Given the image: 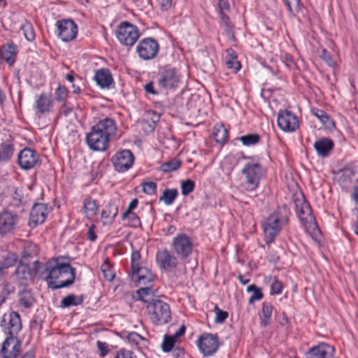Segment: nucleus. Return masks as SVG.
Listing matches in <instances>:
<instances>
[{
  "mask_svg": "<svg viewBox=\"0 0 358 358\" xmlns=\"http://www.w3.org/2000/svg\"><path fill=\"white\" fill-rule=\"evenodd\" d=\"M1 325L8 329L9 335L3 341L1 349L3 358H17L21 352V341L16 336L22 329L20 314L11 311L8 315L4 314Z\"/></svg>",
  "mask_w": 358,
  "mask_h": 358,
  "instance_id": "f257e3e1",
  "label": "nucleus"
},
{
  "mask_svg": "<svg viewBox=\"0 0 358 358\" xmlns=\"http://www.w3.org/2000/svg\"><path fill=\"white\" fill-rule=\"evenodd\" d=\"M115 121L110 117L100 120L91 127L86 136V142L89 148L94 151H105L109 147V142L117 133Z\"/></svg>",
  "mask_w": 358,
  "mask_h": 358,
  "instance_id": "f03ea898",
  "label": "nucleus"
},
{
  "mask_svg": "<svg viewBox=\"0 0 358 358\" xmlns=\"http://www.w3.org/2000/svg\"><path fill=\"white\" fill-rule=\"evenodd\" d=\"M44 270L48 272L46 280L49 287L60 289L72 285L75 280L76 269L69 264L47 262Z\"/></svg>",
  "mask_w": 358,
  "mask_h": 358,
  "instance_id": "7ed1b4c3",
  "label": "nucleus"
},
{
  "mask_svg": "<svg viewBox=\"0 0 358 358\" xmlns=\"http://www.w3.org/2000/svg\"><path fill=\"white\" fill-rule=\"evenodd\" d=\"M288 221V210L285 206L278 208L267 217L263 224L265 241L267 244L273 241L276 235Z\"/></svg>",
  "mask_w": 358,
  "mask_h": 358,
  "instance_id": "20e7f679",
  "label": "nucleus"
},
{
  "mask_svg": "<svg viewBox=\"0 0 358 358\" xmlns=\"http://www.w3.org/2000/svg\"><path fill=\"white\" fill-rule=\"evenodd\" d=\"M150 321L156 325L167 324L171 319L169 305L160 300L152 299L146 306Z\"/></svg>",
  "mask_w": 358,
  "mask_h": 358,
  "instance_id": "39448f33",
  "label": "nucleus"
},
{
  "mask_svg": "<svg viewBox=\"0 0 358 358\" xmlns=\"http://www.w3.org/2000/svg\"><path fill=\"white\" fill-rule=\"evenodd\" d=\"M43 268V264L38 260L33 262L32 268L27 264L18 263L14 273L16 283L19 287H27Z\"/></svg>",
  "mask_w": 358,
  "mask_h": 358,
  "instance_id": "423d86ee",
  "label": "nucleus"
},
{
  "mask_svg": "<svg viewBox=\"0 0 358 358\" xmlns=\"http://www.w3.org/2000/svg\"><path fill=\"white\" fill-rule=\"evenodd\" d=\"M241 172L245 178V188L248 191L256 189L264 174V169L257 163H247Z\"/></svg>",
  "mask_w": 358,
  "mask_h": 358,
  "instance_id": "0eeeda50",
  "label": "nucleus"
},
{
  "mask_svg": "<svg viewBox=\"0 0 358 358\" xmlns=\"http://www.w3.org/2000/svg\"><path fill=\"white\" fill-rule=\"evenodd\" d=\"M294 205L299 220L307 231L317 229L315 219L310 204L303 198L294 200Z\"/></svg>",
  "mask_w": 358,
  "mask_h": 358,
  "instance_id": "6e6552de",
  "label": "nucleus"
},
{
  "mask_svg": "<svg viewBox=\"0 0 358 358\" xmlns=\"http://www.w3.org/2000/svg\"><path fill=\"white\" fill-rule=\"evenodd\" d=\"M116 37L121 44L131 46L139 37L138 29L128 22H122L117 28Z\"/></svg>",
  "mask_w": 358,
  "mask_h": 358,
  "instance_id": "1a4fd4ad",
  "label": "nucleus"
},
{
  "mask_svg": "<svg viewBox=\"0 0 358 358\" xmlns=\"http://www.w3.org/2000/svg\"><path fill=\"white\" fill-rule=\"evenodd\" d=\"M171 248L179 258H187L192 252L193 243L190 237L185 234H178L173 239Z\"/></svg>",
  "mask_w": 358,
  "mask_h": 358,
  "instance_id": "9d476101",
  "label": "nucleus"
},
{
  "mask_svg": "<svg viewBox=\"0 0 358 358\" xmlns=\"http://www.w3.org/2000/svg\"><path fill=\"white\" fill-rule=\"evenodd\" d=\"M197 345L204 357L212 356L220 347L219 338L216 334L204 333L197 340Z\"/></svg>",
  "mask_w": 358,
  "mask_h": 358,
  "instance_id": "9b49d317",
  "label": "nucleus"
},
{
  "mask_svg": "<svg viewBox=\"0 0 358 358\" xmlns=\"http://www.w3.org/2000/svg\"><path fill=\"white\" fill-rule=\"evenodd\" d=\"M159 50L158 42L152 38L142 39L136 47L138 56L144 59L149 60L155 58Z\"/></svg>",
  "mask_w": 358,
  "mask_h": 358,
  "instance_id": "f8f14e48",
  "label": "nucleus"
},
{
  "mask_svg": "<svg viewBox=\"0 0 358 358\" xmlns=\"http://www.w3.org/2000/svg\"><path fill=\"white\" fill-rule=\"evenodd\" d=\"M156 261L159 268L166 273L174 271L179 264L178 257L166 248L157 251Z\"/></svg>",
  "mask_w": 358,
  "mask_h": 358,
  "instance_id": "ddd939ff",
  "label": "nucleus"
},
{
  "mask_svg": "<svg viewBox=\"0 0 358 358\" xmlns=\"http://www.w3.org/2000/svg\"><path fill=\"white\" fill-rule=\"evenodd\" d=\"M111 161L117 171L125 172L132 166L134 157L129 150H123L117 152Z\"/></svg>",
  "mask_w": 358,
  "mask_h": 358,
  "instance_id": "4468645a",
  "label": "nucleus"
},
{
  "mask_svg": "<svg viewBox=\"0 0 358 358\" xmlns=\"http://www.w3.org/2000/svg\"><path fill=\"white\" fill-rule=\"evenodd\" d=\"M58 36L64 41H70L74 39L78 34L77 24L71 20H63L57 22Z\"/></svg>",
  "mask_w": 358,
  "mask_h": 358,
  "instance_id": "2eb2a0df",
  "label": "nucleus"
},
{
  "mask_svg": "<svg viewBox=\"0 0 358 358\" xmlns=\"http://www.w3.org/2000/svg\"><path fill=\"white\" fill-rule=\"evenodd\" d=\"M277 122L278 127L284 131H294L299 127L297 117L288 110L279 112Z\"/></svg>",
  "mask_w": 358,
  "mask_h": 358,
  "instance_id": "dca6fc26",
  "label": "nucleus"
},
{
  "mask_svg": "<svg viewBox=\"0 0 358 358\" xmlns=\"http://www.w3.org/2000/svg\"><path fill=\"white\" fill-rule=\"evenodd\" d=\"M180 77L174 69L164 68L159 74L158 84L166 90H172L178 87Z\"/></svg>",
  "mask_w": 358,
  "mask_h": 358,
  "instance_id": "f3484780",
  "label": "nucleus"
},
{
  "mask_svg": "<svg viewBox=\"0 0 358 358\" xmlns=\"http://www.w3.org/2000/svg\"><path fill=\"white\" fill-rule=\"evenodd\" d=\"M38 162V155L36 150L31 148H24L18 155V163L24 170L34 168Z\"/></svg>",
  "mask_w": 358,
  "mask_h": 358,
  "instance_id": "a211bd4d",
  "label": "nucleus"
},
{
  "mask_svg": "<svg viewBox=\"0 0 358 358\" xmlns=\"http://www.w3.org/2000/svg\"><path fill=\"white\" fill-rule=\"evenodd\" d=\"M48 213V206L46 204H34L30 213L29 225L31 228H34L38 224H43L47 217Z\"/></svg>",
  "mask_w": 358,
  "mask_h": 358,
  "instance_id": "6ab92c4d",
  "label": "nucleus"
},
{
  "mask_svg": "<svg viewBox=\"0 0 358 358\" xmlns=\"http://www.w3.org/2000/svg\"><path fill=\"white\" fill-rule=\"evenodd\" d=\"M17 214L10 211H3L0 213V234L11 233L17 222Z\"/></svg>",
  "mask_w": 358,
  "mask_h": 358,
  "instance_id": "aec40b11",
  "label": "nucleus"
},
{
  "mask_svg": "<svg viewBox=\"0 0 358 358\" xmlns=\"http://www.w3.org/2000/svg\"><path fill=\"white\" fill-rule=\"evenodd\" d=\"M307 358H336L333 346L321 343L311 348L306 353Z\"/></svg>",
  "mask_w": 358,
  "mask_h": 358,
  "instance_id": "412c9836",
  "label": "nucleus"
},
{
  "mask_svg": "<svg viewBox=\"0 0 358 358\" xmlns=\"http://www.w3.org/2000/svg\"><path fill=\"white\" fill-rule=\"evenodd\" d=\"M94 80L96 83L101 88H110L113 85V78L109 69H100L94 74Z\"/></svg>",
  "mask_w": 358,
  "mask_h": 358,
  "instance_id": "4be33fe9",
  "label": "nucleus"
},
{
  "mask_svg": "<svg viewBox=\"0 0 358 358\" xmlns=\"http://www.w3.org/2000/svg\"><path fill=\"white\" fill-rule=\"evenodd\" d=\"M17 297L19 304L24 308H31L36 302L34 294L27 287H23L22 289L19 290Z\"/></svg>",
  "mask_w": 358,
  "mask_h": 358,
  "instance_id": "5701e85b",
  "label": "nucleus"
},
{
  "mask_svg": "<svg viewBox=\"0 0 358 358\" xmlns=\"http://www.w3.org/2000/svg\"><path fill=\"white\" fill-rule=\"evenodd\" d=\"M134 275L137 278L138 286L152 285L154 277L151 271L146 267L139 268L132 271Z\"/></svg>",
  "mask_w": 358,
  "mask_h": 358,
  "instance_id": "b1692460",
  "label": "nucleus"
},
{
  "mask_svg": "<svg viewBox=\"0 0 358 358\" xmlns=\"http://www.w3.org/2000/svg\"><path fill=\"white\" fill-rule=\"evenodd\" d=\"M118 213V205L115 201H109L103 209L101 216L104 223L111 224Z\"/></svg>",
  "mask_w": 358,
  "mask_h": 358,
  "instance_id": "393cba45",
  "label": "nucleus"
},
{
  "mask_svg": "<svg viewBox=\"0 0 358 358\" xmlns=\"http://www.w3.org/2000/svg\"><path fill=\"white\" fill-rule=\"evenodd\" d=\"M38 253V249L36 245L30 244L26 246L21 254V257L19 263L25 264L29 266L31 263L33 264Z\"/></svg>",
  "mask_w": 358,
  "mask_h": 358,
  "instance_id": "a878e982",
  "label": "nucleus"
},
{
  "mask_svg": "<svg viewBox=\"0 0 358 358\" xmlns=\"http://www.w3.org/2000/svg\"><path fill=\"white\" fill-rule=\"evenodd\" d=\"M334 142L328 138H323L316 141L314 143V148L318 155L327 157L334 148Z\"/></svg>",
  "mask_w": 358,
  "mask_h": 358,
  "instance_id": "bb28decb",
  "label": "nucleus"
},
{
  "mask_svg": "<svg viewBox=\"0 0 358 358\" xmlns=\"http://www.w3.org/2000/svg\"><path fill=\"white\" fill-rule=\"evenodd\" d=\"M35 104L37 112L41 114H44L50 111L53 101L50 96L43 93L38 97Z\"/></svg>",
  "mask_w": 358,
  "mask_h": 358,
  "instance_id": "cd10ccee",
  "label": "nucleus"
},
{
  "mask_svg": "<svg viewBox=\"0 0 358 358\" xmlns=\"http://www.w3.org/2000/svg\"><path fill=\"white\" fill-rule=\"evenodd\" d=\"M1 59H4L8 64H13L15 62L16 57V47L13 43H6L3 45L0 52Z\"/></svg>",
  "mask_w": 358,
  "mask_h": 358,
  "instance_id": "c85d7f7f",
  "label": "nucleus"
},
{
  "mask_svg": "<svg viewBox=\"0 0 358 358\" xmlns=\"http://www.w3.org/2000/svg\"><path fill=\"white\" fill-rule=\"evenodd\" d=\"M14 152V145L10 140H7L0 145V161H8Z\"/></svg>",
  "mask_w": 358,
  "mask_h": 358,
  "instance_id": "c756f323",
  "label": "nucleus"
},
{
  "mask_svg": "<svg viewBox=\"0 0 358 358\" xmlns=\"http://www.w3.org/2000/svg\"><path fill=\"white\" fill-rule=\"evenodd\" d=\"M311 113L317 117L322 124L327 129H331L335 127L334 122L329 117V115L323 110L313 108Z\"/></svg>",
  "mask_w": 358,
  "mask_h": 358,
  "instance_id": "7c9ffc66",
  "label": "nucleus"
},
{
  "mask_svg": "<svg viewBox=\"0 0 358 358\" xmlns=\"http://www.w3.org/2000/svg\"><path fill=\"white\" fill-rule=\"evenodd\" d=\"M152 287V285L141 286L140 289L136 291L138 299L148 304L153 299L152 297L155 294Z\"/></svg>",
  "mask_w": 358,
  "mask_h": 358,
  "instance_id": "2f4dec72",
  "label": "nucleus"
},
{
  "mask_svg": "<svg viewBox=\"0 0 358 358\" xmlns=\"http://www.w3.org/2000/svg\"><path fill=\"white\" fill-rule=\"evenodd\" d=\"M273 310V306L271 303L264 301L262 303V315L260 317V324L266 327L270 324L271 317Z\"/></svg>",
  "mask_w": 358,
  "mask_h": 358,
  "instance_id": "473e14b6",
  "label": "nucleus"
},
{
  "mask_svg": "<svg viewBox=\"0 0 358 358\" xmlns=\"http://www.w3.org/2000/svg\"><path fill=\"white\" fill-rule=\"evenodd\" d=\"M213 135L218 143H223L227 138L228 131L223 124H216L213 127Z\"/></svg>",
  "mask_w": 358,
  "mask_h": 358,
  "instance_id": "72a5a7b5",
  "label": "nucleus"
},
{
  "mask_svg": "<svg viewBox=\"0 0 358 358\" xmlns=\"http://www.w3.org/2000/svg\"><path fill=\"white\" fill-rule=\"evenodd\" d=\"M220 17L221 20V26L224 29L227 35L231 39H234V35L233 32L234 25L231 24L229 17L224 13H219Z\"/></svg>",
  "mask_w": 358,
  "mask_h": 358,
  "instance_id": "f704fd0d",
  "label": "nucleus"
},
{
  "mask_svg": "<svg viewBox=\"0 0 358 358\" xmlns=\"http://www.w3.org/2000/svg\"><path fill=\"white\" fill-rule=\"evenodd\" d=\"M20 29L28 41H33L35 39L36 34L33 25L29 21L24 19L21 24Z\"/></svg>",
  "mask_w": 358,
  "mask_h": 358,
  "instance_id": "c9c22d12",
  "label": "nucleus"
},
{
  "mask_svg": "<svg viewBox=\"0 0 358 358\" xmlns=\"http://www.w3.org/2000/svg\"><path fill=\"white\" fill-rule=\"evenodd\" d=\"M83 301V296L82 295L75 296L74 294H69L62 299L60 306L69 308L72 306L80 305Z\"/></svg>",
  "mask_w": 358,
  "mask_h": 358,
  "instance_id": "e433bc0d",
  "label": "nucleus"
},
{
  "mask_svg": "<svg viewBox=\"0 0 358 358\" xmlns=\"http://www.w3.org/2000/svg\"><path fill=\"white\" fill-rule=\"evenodd\" d=\"M83 208L87 217H92L96 215L98 212V206L95 200L91 197H87L83 203Z\"/></svg>",
  "mask_w": 358,
  "mask_h": 358,
  "instance_id": "4c0bfd02",
  "label": "nucleus"
},
{
  "mask_svg": "<svg viewBox=\"0 0 358 358\" xmlns=\"http://www.w3.org/2000/svg\"><path fill=\"white\" fill-rule=\"evenodd\" d=\"M178 192L176 189H165L162 195L159 197V201H163L166 205H171L176 197Z\"/></svg>",
  "mask_w": 358,
  "mask_h": 358,
  "instance_id": "58836bf2",
  "label": "nucleus"
},
{
  "mask_svg": "<svg viewBox=\"0 0 358 358\" xmlns=\"http://www.w3.org/2000/svg\"><path fill=\"white\" fill-rule=\"evenodd\" d=\"M182 162L180 159L173 158L169 162L162 164L160 170L164 173L173 172L180 168Z\"/></svg>",
  "mask_w": 358,
  "mask_h": 358,
  "instance_id": "ea45409f",
  "label": "nucleus"
},
{
  "mask_svg": "<svg viewBox=\"0 0 358 358\" xmlns=\"http://www.w3.org/2000/svg\"><path fill=\"white\" fill-rule=\"evenodd\" d=\"M122 220H127L128 224L134 228L141 227L140 217L134 212H124L122 215Z\"/></svg>",
  "mask_w": 358,
  "mask_h": 358,
  "instance_id": "a19ab883",
  "label": "nucleus"
},
{
  "mask_svg": "<svg viewBox=\"0 0 358 358\" xmlns=\"http://www.w3.org/2000/svg\"><path fill=\"white\" fill-rule=\"evenodd\" d=\"M357 171L354 167L347 166L339 172V181L341 182H345L350 181L352 177L356 174Z\"/></svg>",
  "mask_w": 358,
  "mask_h": 358,
  "instance_id": "79ce46f5",
  "label": "nucleus"
},
{
  "mask_svg": "<svg viewBox=\"0 0 358 358\" xmlns=\"http://www.w3.org/2000/svg\"><path fill=\"white\" fill-rule=\"evenodd\" d=\"M247 291L249 292H253L252 295L249 298L248 302L250 304H252L255 301L261 300L264 296L262 289L254 284L249 285Z\"/></svg>",
  "mask_w": 358,
  "mask_h": 358,
  "instance_id": "37998d69",
  "label": "nucleus"
},
{
  "mask_svg": "<svg viewBox=\"0 0 358 358\" xmlns=\"http://www.w3.org/2000/svg\"><path fill=\"white\" fill-rule=\"evenodd\" d=\"M18 257L15 253H9L6 258L0 262V273H3V270L10 266H13L17 261Z\"/></svg>",
  "mask_w": 358,
  "mask_h": 358,
  "instance_id": "c03bdc74",
  "label": "nucleus"
},
{
  "mask_svg": "<svg viewBox=\"0 0 358 358\" xmlns=\"http://www.w3.org/2000/svg\"><path fill=\"white\" fill-rule=\"evenodd\" d=\"M226 65L229 69H231L234 73L238 71L241 69V64L237 60V57L234 55H228L226 57Z\"/></svg>",
  "mask_w": 358,
  "mask_h": 358,
  "instance_id": "a18cd8bd",
  "label": "nucleus"
},
{
  "mask_svg": "<svg viewBox=\"0 0 358 358\" xmlns=\"http://www.w3.org/2000/svg\"><path fill=\"white\" fill-rule=\"evenodd\" d=\"M260 136L257 134H249L240 137V141L244 145H252L259 143Z\"/></svg>",
  "mask_w": 358,
  "mask_h": 358,
  "instance_id": "49530a36",
  "label": "nucleus"
},
{
  "mask_svg": "<svg viewBox=\"0 0 358 358\" xmlns=\"http://www.w3.org/2000/svg\"><path fill=\"white\" fill-rule=\"evenodd\" d=\"M101 270L106 280L112 281L115 275L114 269L108 262H105L101 266Z\"/></svg>",
  "mask_w": 358,
  "mask_h": 358,
  "instance_id": "de8ad7c7",
  "label": "nucleus"
},
{
  "mask_svg": "<svg viewBox=\"0 0 358 358\" xmlns=\"http://www.w3.org/2000/svg\"><path fill=\"white\" fill-rule=\"evenodd\" d=\"M177 339L173 336L165 335L162 343V348L164 352H170L174 347Z\"/></svg>",
  "mask_w": 358,
  "mask_h": 358,
  "instance_id": "09e8293b",
  "label": "nucleus"
},
{
  "mask_svg": "<svg viewBox=\"0 0 358 358\" xmlns=\"http://www.w3.org/2000/svg\"><path fill=\"white\" fill-rule=\"evenodd\" d=\"M160 115L155 111L148 113V119L151 124H149V132H152L155 128L156 124L159 122Z\"/></svg>",
  "mask_w": 358,
  "mask_h": 358,
  "instance_id": "8fccbe9b",
  "label": "nucleus"
},
{
  "mask_svg": "<svg viewBox=\"0 0 358 358\" xmlns=\"http://www.w3.org/2000/svg\"><path fill=\"white\" fill-rule=\"evenodd\" d=\"M141 256L138 250H134L131 256V270L132 271L141 268Z\"/></svg>",
  "mask_w": 358,
  "mask_h": 358,
  "instance_id": "3c124183",
  "label": "nucleus"
},
{
  "mask_svg": "<svg viewBox=\"0 0 358 358\" xmlns=\"http://www.w3.org/2000/svg\"><path fill=\"white\" fill-rule=\"evenodd\" d=\"M194 186L195 184L192 180L187 179L182 181L181 184L182 194L184 196L188 195L194 190Z\"/></svg>",
  "mask_w": 358,
  "mask_h": 358,
  "instance_id": "603ef678",
  "label": "nucleus"
},
{
  "mask_svg": "<svg viewBox=\"0 0 358 358\" xmlns=\"http://www.w3.org/2000/svg\"><path fill=\"white\" fill-rule=\"evenodd\" d=\"M285 1L288 10L292 15H294V13H297L301 8L300 0H285Z\"/></svg>",
  "mask_w": 358,
  "mask_h": 358,
  "instance_id": "864d4df0",
  "label": "nucleus"
},
{
  "mask_svg": "<svg viewBox=\"0 0 358 358\" xmlns=\"http://www.w3.org/2000/svg\"><path fill=\"white\" fill-rule=\"evenodd\" d=\"M320 58H322L325 63L329 66L334 67L336 65V62L334 58H332L329 52L326 49H322L320 54Z\"/></svg>",
  "mask_w": 358,
  "mask_h": 358,
  "instance_id": "5fc2aeb1",
  "label": "nucleus"
},
{
  "mask_svg": "<svg viewBox=\"0 0 358 358\" xmlns=\"http://www.w3.org/2000/svg\"><path fill=\"white\" fill-rule=\"evenodd\" d=\"M114 358H137V356L130 350L121 348L116 351Z\"/></svg>",
  "mask_w": 358,
  "mask_h": 358,
  "instance_id": "6e6d98bb",
  "label": "nucleus"
},
{
  "mask_svg": "<svg viewBox=\"0 0 358 358\" xmlns=\"http://www.w3.org/2000/svg\"><path fill=\"white\" fill-rule=\"evenodd\" d=\"M68 95V91L64 85H59L55 90V99L57 101H64Z\"/></svg>",
  "mask_w": 358,
  "mask_h": 358,
  "instance_id": "4d7b16f0",
  "label": "nucleus"
},
{
  "mask_svg": "<svg viewBox=\"0 0 358 358\" xmlns=\"http://www.w3.org/2000/svg\"><path fill=\"white\" fill-rule=\"evenodd\" d=\"M214 310L215 312V322L218 324L223 323L228 317V313L220 309L217 306L215 307Z\"/></svg>",
  "mask_w": 358,
  "mask_h": 358,
  "instance_id": "13d9d810",
  "label": "nucleus"
},
{
  "mask_svg": "<svg viewBox=\"0 0 358 358\" xmlns=\"http://www.w3.org/2000/svg\"><path fill=\"white\" fill-rule=\"evenodd\" d=\"M143 191L147 194H154L157 191V184L155 182H145L142 183Z\"/></svg>",
  "mask_w": 358,
  "mask_h": 358,
  "instance_id": "bf43d9fd",
  "label": "nucleus"
},
{
  "mask_svg": "<svg viewBox=\"0 0 358 358\" xmlns=\"http://www.w3.org/2000/svg\"><path fill=\"white\" fill-rule=\"evenodd\" d=\"M159 9L164 12L169 10L173 6V0H156Z\"/></svg>",
  "mask_w": 358,
  "mask_h": 358,
  "instance_id": "052dcab7",
  "label": "nucleus"
},
{
  "mask_svg": "<svg viewBox=\"0 0 358 358\" xmlns=\"http://www.w3.org/2000/svg\"><path fill=\"white\" fill-rule=\"evenodd\" d=\"M282 285L280 281L275 280L271 284V294H279L282 291Z\"/></svg>",
  "mask_w": 358,
  "mask_h": 358,
  "instance_id": "680f3d73",
  "label": "nucleus"
},
{
  "mask_svg": "<svg viewBox=\"0 0 358 358\" xmlns=\"http://www.w3.org/2000/svg\"><path fill=\"white\" fill-rule=\"evenodd\" d=\"M13 198L15 201L16 205L22 204L24 201L22 190L16 189L13 194Z\"/></svg>",
  "mask_w": 358,
  "mask_h": 358,
  "instance_id": "e2e57ef3",
  "label": "nucleus"
},
{
  "mask_svg": "<svg viewBox=\"0 0 358 358\" xmlns=\"http://www.w3.org/2000/svg\"><path fill=\"white\" fill-rule=\"evenodd\" d=\"M96 345L98 347V349L100 351L101 357H105L107 355L108 352V343H106L105 342H101L100 341H98L96 342Z\"/></svg>",
  "mask_w": 358,
  "mask_h": 358,
  "instance_id": "0e129e2a",
  "label": "nucleus"
},
{
  "mask_svg": "<svg viewBox=\"0 0 358 358\" xmlns=\"http://www.w3.org/2000/svg\"><path fill=\"white\" fill-rule=\"evenodd\" d=\"M127 338L131 343L138 344L139 341L142 340V336L136 332L129 334Z\"/></svg>",
  "mask_w": 358,
  "mask_h": 358,
  "instance_id": "69168bd1",
  "label": "nucleus"
},
{
  "mask_svg": "<svg viewBox=\"0 0 358 358\" xmlns=\"http://www.w3.org/2000/svg\"><path fill=\"white\" fill-rule=\"evenodd\" d=\"M14 292H15V287L13 285H10L8 283H6V285H4L1 294H2L3 295H4L6 296H8L11 293H14Z\"/></svg>",
  "mask_w": 358,
  "mask_h": 358,
  "instance_id": "338daca9",
  "label": "nucleus"
},
{
  "mask_svg": "<svg viewBox=\"0 0 358 358\" xmlns=\"http://www.w3.org/2000/svg\"><path fill=\"white\" fill-rule=\"evenodd\" d=\"M218 6L220 12L224 13V10H229L230 5L228 0H219Z\"/></svg>",
  "mask_w": 358,
  "mask_h": 358,
  "instance_id": "774afa93",
  "label": "nucleus"
}]
</instances>
